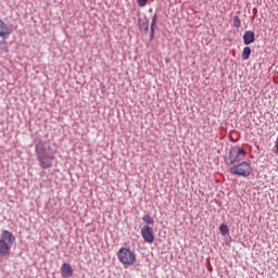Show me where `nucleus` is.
Returning <instances> with one entry per match:
<instances>
[{
    "label": "nucleus",
    "mask_w": 278,
    "mask_h": 278,
    "mask_svg": "<svg viewBox=\"0 0 278 278\" xmlns=\"http://www.w3.org/2000/svg\"><path fill=\"white\" fill-rule=\"evenodd\" d=\"M36 152H37V159L39 162V166L42 169L51 168L55 156H53V154L51 156H49V154H46V150H41L39 147L36 149Z\"/></svg>",
    "instance_id": "39448f33"
},
{
    "label": "nucleus",
    "mask_w": 278,
    "mask_h": 278,
    "mask_svg": "<svg viewBox=\"0 0 278 278\" xmlns=\"http://www.w3.org/2000/svg\"><path fill=\"white\" fill-rule=\"evenodd\" d=\"M274 152H275L276 154H278V136H277V139H276Z\"/></svg>",
    "instance_id": "f3484780"
},
{
    "label": "nucleus",
    "mask_w": 278,
    "mask_h": 278,
    "mask_svg": "<svg viewBox=\"0 0 278 278\" xmlns=\"http://www.w3.org/2000/svg\"><path fill=\"white\" fill-rule=\"evenodd\" d=\"M255 41V34L252 30H247L243 35V43L250 46Z\"/></svg>",
    "instance_id": "1a4fd4ad"
},
{
    "label": "nucleus",
    "mask_w": 278,
    "mask_h": 278,
    "mask_svg": "<svg viewBox=\"0 0 278 278\" xmlns=\"http://www.w3.org/2000/svg\"><path fill=\"white\" fill-rule=\"evenodd\" d=\"M232 175L248 178L253 173L252 164L249 161H242L230 168Z\"/></svg>",
    "instance_id": "7ed1b4c3"
},
{
    "label": "nucleus",
    "mask_w": 278,
    "mask_h": 278,
    "mask_svg": "<svg viewBox=\"0 0 278 278\" xmlns=\"http://www.w3.org/2000/svg\"><path fill=\"white\" fill-rule=\"evenodd\" d=\"M117 257L126 268L135 265L137 262L136 253L129 248H121L117 252Z\"/></svg>",
    "instance_id": "f03ea898"
},
{
    "label": "nucleus",
    "mask_w": 278,
    "mask_h": 278,
    "mask_svg": "<svg viewBox=\"0 0 278 278\" xmlns=\"http://www.w3.org/2000/svg\"><path fill=\"white\" fill-rule=\"evenodd\" d=\"M156 21H157V14H154L153 17H152V23H151V27H150L151 39H153V36L155 34Z\"/></svg>",
    "instance_id": "9b49d317"
},
{
    "label": "nucleus",
    "mask_w": 278,
    "mask_h": 278,
    "mask_svg": "<svg viewBox=\"0 0 278 278\" xmlns=\"http://www.w3.org/2000/svg\"><path fill=\"white\" fill-rule=\"evenodd\" d=\"M219 231H220V233H222L223 236H225V235H228V233H229V228H228L227 225L222 224V225L219 226Z\"/></svg>",
    "instance_id": "4468645a"
},
{
    "label": "nucleus",
    "mask_w": 278,
    "mask_h": 278,
    "mask_svg": "<svg viewBox=\"0 0 278 278\" xmlns=\"http://www.w3.org/2000/svg\"><path fill=\"white\" fill-rule=\"evenodd\" d=\"M252 54V50L250 47H244L242 51V59L244 61H248L250 59V55Z\"/></svg>",
    "instance_id": "f8f14e48"
},
{
    "label": "nucleus",
    "mask_w": 278,
    "mask_h": 278,
    "mask_svg": "<svg viewBox=\"0 0 278 278\" xmlns=\"http://www.w3.org/2000/svg\"><path fill=\"white\" fill-rule=\"evenodd\" d=\"M14 235L9 230H2L0 235V257L9 256L15 242Z\"/></svg>",
    "instance_id": "f257e3e1"
},
{
    "label": "nucleus",
    "mask_w": 278,
    "mask_h": 278,
    "mask_svg": "<svg viewBox=\"0 0 278 278\" xmlns=\"http://www.w3.org/2000/svg\"><path fill=\"white\" fill-rule=\"evenodd\" d=\"M140 7H146L149 0H136Z\"/></svg>",
    "instance_id": "dca6fc26"
},
{
    "label": "nucleus",
    "mask_w": 278,
    "mask_h": 278,
    "mask_svg": "<svg viewBox=\"0 0 278 278\" xmlns=\"http://www.w3.org/2000/svg\"><path fill=\"white\" fill-rule=\"evenodd\" d=\"M10 35H11V31L8 25L5 24V22H3V20L0 18V37L2 39H7L10 37Z\"/></svg>",
    "instance_id": "6e6552de"
},
{
    "label": "nucleus",
    "mask_w": 278,
    "mask_h": 278,
    "mask_svg": "<svg viewBox=\"0 0 278 278\" xmlns=\"http://www.w3.org/2000/svg\"><path fill=\"white\" fill-rule=\"evenodd\" d=\"M141 235L144 241L149 244L155 241L153 229L149 225L143 226V228L141 229Z\"/></svg>",
    "instance_id": "423d86ee"
},
{
    "label": "nucleus",
    "mask_w": 278,
    "mask_h": 278,
    "mask_svg": "<svg viewBox=\"0 0 278 278\" xmlns=\"http://www.w3.org/2000/svg\"><path fill=\"white\" fill-rule=\"evenodd\" d=\"M139 27L141 31H148L149 29V20L148 18H140L139 20Z\"/></svg>",
    "instance_id": "9d476101"
},
{
    "label": "nucleus",
    "mask_w": 278,
    "mask_h": 278,
    "mask_svg": "<svg viewBox=\"0 0 278 278\" xmlns=\"http://www.w3.org/2000/svg\"><path fill=\"white\" fill-rule=\"evenodd\" d=\"M143 222H144L147 225H153V224H155V220L153 219V217H151V215H144V216H143Z\"/></svg>",
    "instance_id": "ddd939ff"
},
{
    "label": "nucleus",
    "mask_w": 278,
    "mask_h": 278,
    "mask_svg": "<svg viewBox=\"0 0 278 278\" xmlns=\"http://www.w3.org/2000/svg\"><path fill=\"white\" fill-rule=\"evenodd\" d=\"M61 275L63 278H72L74 275V270L71 264L64 263L61 266Z\"/></svg>",
    "instance_id": "0eeeda50"
},
{
    "label": "nucleus",
    "mask_w": 278,
    "mask_h": 278,
    "mask_svg": "<svg viewBox=\"0 0 278 278\" xmlns=\"http://www.w3.org/2000/svg\"><path fill=\"white\" fill-rule=\"evenodd\" d=\"M247 157V152L244 149L239 147L231 148L230 152H228V157H226L225 162L228 165H235L236 163L244 161Z\"/></svg>",
    "instance_id": "20e7f679"
},
{
    "label": "nucleus",
    "mask_w": 278,
    "mask_h": 278,
    "mask_svg": "<svg viewBox=\"0 0 278 278\" xmlns=\"http://www.w3.org/2000/svg\"><path fill=\"white\" fill-rule=\"evenodd\" d=\"M241 26V21L238 15L233 17V27L239 28Z\"/></svg>",
    "instance_id": "2eb2a0df"
}]
</instances>
